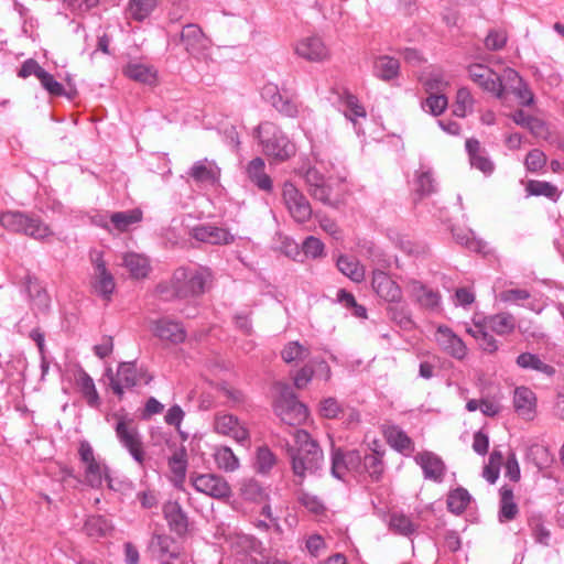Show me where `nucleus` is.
<instances>
[{"mask_svg": "<svg viewBox=\"0 0 564 564\" xmlns=\"http://www.w3.org/2000/svg\"><path fill=\"white\" fill-rule=\"evenodd\" d=\"M214 460L218 469L225 473H234L239 466V458L228 446H220L215 449Z\"/></svg>", "mask_w": 564, "mask_h": 564, "instance_id": "36", "label": "nucleus"}, {"mask_svg": "<svg viewBox=\"0 0 564 564\" xmlns=\"http://www.w3.org/2000/svg\"><path fill=\"white\" fill-rule=\"evenodd\" d=\"M210 280L212 274L205 268L193 270L181 267L169 282L158 284L156 293L165 301L196 297L205 293Z\"/></svg>", "mask_w": 564, "mask_h": 564, "instance_id": "2", "label": "nucleus"}, {"mask_svg": "<svg viewBox=\"0 0 564 564\" xmlns=\"http://www.w3.org/2000/svg\"><path fill=\"white\" fill-rule=\"evenodd\" d=\"M276 464L275 454L268 446H260L256 453L254 469L261 475H268Z\"/></svg>", "mask_w": 564, "mask_h": 564, "instance_id": "46", "label": "nucleus"}, {"mask_svg": "<svg viewBox=\"0 0 564 564\" xmlns=\"http://www.w3.org/2000/svg\"><path fill=\"white\" fill-rule=\"evenodd\" d=\"M240 496L251 502H262L268 500L269 495L260 482L253 478L242 479L240 482Z\"/></svg>", "mask_w": 564, "mask_h": 564, "instance_id": "34", "label": "nucleus"}, {"mask_svg": "<svg viewBox=\"0 0 564 564\" xmlns=\"http://www.w3.org/2000/svg\"><path fill=\"white\" fill-rule=\"evenodd\" d=\"M265 155L278 162H284L295 155V144L273 122H262L254 129Z\"/></svg>", "mask_w": 564, "mask_h": 564, "instance_id": "3", "label": "nucleus"}, {"mask_svg": "<svg viewBox=\"0 0 564 564\" xmlns=\"http://www.w3.org/2000/svg\"><path fill=\"white\" fill-rule=\"evenodd\" d=\"M371 286L388 303H400L403 299L401 288L382 270L372 271Z\"/></svg>", "mask_w": 564, "mask_h": 564, "instance_id": "12", "label": "nucleus"}, {"mask_svg": "<svg viewBox=\"0 0 564 564\" xmlns=\"http://www.w3.org/2000/svg\"><path fill=\"white\" fill-rule=\"evenodd\" d=\"M109 529V522L100 516L91 517L85 523V530L90 536H102Z\"/></svg>", "mask_w": 564, "mask_h": 564, "instance_id": "58", "label": "nucleus"}, {"mask_svg": "<svg viewBox=\"0 0 564 564\" xmlns=\"http://www.w3.org/2000/svg\"><path fill=\"white\" fill-rule=\"evenodd\" d=\"M447 105L448 99L445 94H434L429 95V97L422 101L421 107L424 111L437 117L446 110Z\"/></svg>", "mask_w": 564, "mask_h": 564, "instance_id": "50", "label": "nucleus"}, {"mask_svg": "<svg viewBox=\"0 0 564 564\" xmlns=\"http://www.w3.org/2000/svg\"><path fill=\"white\" fill-rule=\"evenodd\" d=\"M523 82L521 76L512 68H507L499 75V91H495V96L503 99L506 95L511 94L514 89H519V85Z\"/></svg>", "mask_w": 564, "mask_h": 564, "instance_id": "39", "label": "nucleus"}, {"mask_svg": "<svg viewBox=\"0 0 564 564\" xmlns=\"http://www.w3.org/2000/svg\"><path fill=\"white\" fill-rule=\"evenodd\" d=\"M123 265L129 270L130 274L135 278H144L149 272V262L145 257L137 253H127L123 257Z\"/></svg>", "mask_w": 564, "mask_h": 564, "instance_id": "44", "label": "nucleus"}, {"mask_svg": "<svg viewBox=\"0 0 564 564\" xmlns=\"http://www.w3.org/2000/svg\"><path fill=\"white\" fill-rule=\"evenodd\" d=\"M156 7V0H130L129 12L132 19L142 21L150 15Z\"/></svg>", "mask_w": 564, "mask_h": 564, "instance_id": "51", "label": "nucleus"}, {"mask_svg": "<svg viewBox=\"0 0 564 564\" xmlns=\"http://www.w3.org/2000/svg\"><path fill=\"white\" fill-rule=\"evenodd\" d=\"M473 102L474 100L470 91L465 87L459 88L456 94V101L453 110L454 115L464 118L467 111L471 109Z\"/></svg>", "mask_w": 564, "mask_h": 564, "instance_id": "55", "label": "nucleus"}, {"mask_svg": "<svg viewBox=\"0 0 564 564\" xmlns=\"http://www.w3.org/2000/svg\"><path fill=\"white\" fill-rule=\"evenodd\" d=\"M0 225L8 231L23 234L34 239H44L52 235L50 227L39 217L18 210H8L0 215Z\"/></svg>", "mask_w": 564, "mask_h": 564, "instance_id": "4", "label": "nucleus"}, {"mask_svg": "<svg viewBox=\"0 0 564 564\" xmlns=\"http://www.w3.org/2000/svg\"><path fill=\"white\" fill-rule=\"evenodd\" d=\"M452 232H453V237L457 243L465 246L467 249L475 251V252L481 251L482 243L480 240H477L473 236L471 231L453 228Z\"/></svg>", "mask_w": 564, "mask_h": 564, "instance_id": "54", "label": "nucleus"}, {"mask_svg": "<svg viewBox=\"0 0 564 564\" xmlns=\"http://www.w3.org/2000/svg\"><path fill=\"white\" fill-rule=\"evenodd\" d=\"M487 328L498 335H507L513 332L516 319L509 313H500L485 319Z\"/></svg>", "mask_w": 564, "mask_h": 564, "instance_id": "37", "label": "nucleus"}, {"mask_svg": "<svg viewBox=\"0 0 564 564\" xmlns=\"http://www.w3.org/2000/svg\"><path fill=\"white\" fill-rule=\"evenodd\" d=\"M362 456L359 451L344 452L341 448H333L332 452V475L341 479L348 470H361Z\"/></svg>", "mask_w": 564, "mask_h": 564, "instance_id": "11", "label": "nucleus"}, {"mask_svg": "<svg viewBox=\"0 0 564 564\" xmlns=\"http://www.w3.org/2000/svg\"><path fill=\"white\" fill-rule=\"evenodd\" d=\"M361 470L367 471L373 480H379L384 470L382 455L373 451L362 456Z\"/></svg>", "mask_w": 564, "mask_h": 564, "instance_id": "45", "label": "nucleus"}, {"mask_svg": "<svg viewBox=\"0 0 564 564\" xmlns=\"http://www.w3.org/2000/svg\"><path fill=\"white\" fill-rule=\"evenodd\" d=\"M470 502V495L465 488H456L447 496V508L455 514L463 513Z\"/></svg>", "mask_w": 564, "mask_h": 564, "instance_id": "43", "label": "nucleus"}, {"mask_svg": "<svg viewBox=\"0 0 564 564\" xmlns=\"http://www.w3.org/2000/svg\"><path fill=\"white\" fill-rule=\"evenodd\" d=\"M282 196L291 216L297 223L311 219L312 207L308 199L292 183H284Z\"/></svg>", "mask_w": 564, "mask_h": 564, "instance_id": "9", "label": "nucleus"}, {"mask_svg": "<svg viewBox=\"0 0 564 564\" xmlns=\"http://www.w3.org/2000/svg\"><path fill=\"white\" fill-rule=\"evenodd\" d=\"M343 101L345 106L347 107V110L345 112L346 118H348L351 121H355V117H366V110L365 108L359 104V100L356 96L346 93Z\"/></svg>", "mask_w": 564, "mask_h": 564, "instance_id": "60", "label": "nucleus"}, {"mask_svg": "<svg viewBox=\"0 0 564 564\" xmlns=\"http://www.w3.org/2000/svg\"><path fill=\"white\" fill-rule=\"evenodd\" d=\"M163 514L172 532L178 536L186 534L188 530V518L177 501H167L164 503Z\"/></svg>", "mask_w": 564, "mask_h": 564, "instance_id": "18", "label": "nucleus"}, {"mask_svg": "<svg viewBox=\"0 0 564 564\" xmlns=\"http://www.w3.org/2000/svg\"><path fill=\"white\" fill-rule=\"evenodd\" d=\"M410 294L414 302L426 310H435L438 307L441 302V295L438 292L429 289L416 280H412L410 282Z\"/></svg>", "mask_w": 564, "mask_h": 564, "instance_id": "22", "label": "nucleus"}, {"mask_svg": "<svg viewBox=\"0 0 564 564\" xmlns=\"http://www.w3.org/2000/svg\"><path fill=\"white\" fill-rule=\"evenodd\" d=\"M192 236L202 242H207L212 245H228L234 241V236L225 228L212 226V225H202L193 228Z\"/></svg>", "mask_w": 564, "mask_h": 564, "instance_id": "20", "label": "nucleus"}, {"mask_svg": "<svg viewBox=\"0 0 564 564\" xmlns=\"http://www.w3.org/2000/svg\"><path fill=\"white\" fill-rule=\"evenodd\" d=\"M264 161L261 158H254L247 165V176L260 191L271 193L273 188L272 180L264 172Z\"/></svg>", "mask_w": 564, "mask_h": 564, "instance_id": "24", "label": "nucleus"}, {"mask_svg": "<svg viewBox=\"0 0 564 564\" xmlns=\"http://www.w3.org/2000/svg\"><path fill=\"white\" fill-rule=\"evenodd\" d=\"M517 365L522 369H532L547 376L555 373L554 367L543 362L539 356L531 352H522L517 357Z\"/></svg>", "mask_w": 564, "mask_h": 564, "instance_id": "40", "label": "nucleus"}, {"mask_svg": "<svg viewBox=\"0 0 564 564\" xmlns=\"http://www.w3.org/2000/svg\"><path fill=\"white\" fill-rule=\"evenodd\" d=\"M303 177L305 180L307 191L314 199L332 207H337L340 204L341 199L337 196L333 197L332 185L316 167H308L304 172Z\"/></svg>", "mask_w": 564, "mask_h": 564, "instance_id": "8", "label": "nucleus"}, {"mask_svg": "<svg viewBox=\"0 0 564 564\" xmlns=\"http://www.w3.org/2000/svg\"><path fill=\"white\" fill-rule=\"evenodd\" d=\"M468 74L470 79L485 91L492 95H495V91H499V74L490 67L482 64H473L468 67Z\"/></svg>", "mask_w": 564, "mask_h": 564, "instance_id": "17", "label": "nucleus"}, {"mask_svg": "<svg viewBox=\"0 0 564 564\" xmlns=\"http://www.w3.org/2000/svg\"><path fill=\"white\" fill-rule=\"evenodd\" d=\"M141 219L142 212L138 208L127 212H117L110 215L111 224L120 232L127 231L131 225L141 221Z\"/></svg>", "mask_w": 564, "mask_h": 564, "instance_id": "42", "label": "nucleus"}, {"mask_svg": "<svg viewBox=\"0 0 564 564\" xmlns=\"http://www.w3.org/2000/svg\"><path fill=\"white\" fill-rule=\"evenodd\" d=\"M302 248L305 256L312 258L319 257L324 251L323 242L313 236H310L304 240Z\"/></svg>", "mask_w": 564, "mask_h": 564, "instance_id": "64", "label": "nucleus"}, {"mask_svg": "<svg viewBox=\"0 0 564 564\" xmlns=\"http://www.w3.org/2000/svg\"><path fill=\"white\" fill-rule=\"evenodd\" d=\"M415 462L422 467L425 478L442 481L445 465L438 456L431 452H424L415 457Z\"/></svg>", "mask_w": 564, "mask_h": 564, "instance_id": "23", "label": "nucleus"}, {"mask_svg": "<svg viewBox=\"0 0 564 564\" xmlns=\"http://www.w3.org/2000/svg\"><path fill=\"white\" fill-rule=\"evenodd\" d=\"M416 192L421 196L430 195L435 191V183L430 172H421L416 177Z\"/></svg>", "mask_w": 564, "mask_h": 564, "instance_id": "62", "label": "nucleus"}, {"mask_svg": "<svg viewBox=\"0 0 564 564\" xmlns=\"http://www.w3.org/2000/svg\"><path fill=\"white\" fill-rule=\"evenodd\" d=\"M423 87L429 95L444 94L448 87V82L445 80L441 73H432L422 80Z\"/></svg>", "mask_w": 564, "mask_h": 564, "instance_id": "56", "label": "nucleus"}, {"mask_svg": "<svg viewBox=\"0 0 564 564\" xmlns=\"http://www.w3.org/2000/svg\"><path fill=\"white\" fill-rule=\"evenodd\" d=\"M188 175L196 183H208L215 184L218 182L220 176V169L214 161L203 159L196 161L188 171Z\"/></svg>", "mask_w": 564, "mask_h": 564, "instance_id": "21", "label": "nucleus"}, {"mask_svg": "<svg viewBox=\"0 0 564 564\" xmlns=\"http://www.w3.org/2000/svg\"><path fill=\"white\" fill-rule=\"evenodd\" d=\"M180 42L186 52L194 57L202 55L208 47V40L200 26L194 23L186 24L180 35Z\"/></svg>", "mask_w": 564, "mask_h": 564, "instance_id": "15", "label": "nucleus"}, {"mask_svg": "<svg viewBox=\"0 0 564 564\" xmlns=\"http://www.w3.org/2000/svg\"><path fill=\"white\" fill-rule=\"evenodd\" d=\"M261 96L284 117L296 118L300 113L301 104L292 97L283 96L274 84L270 83L264 85L261 90Z\"/></svg>", "mask_w": 564, "mask_h": 564, "instance_id": "10", "label": "nucleus"}, {"mask_svg": "<svg viewBox=\"0 0 564 564\" xmlns=\"http://www.w3.org/2000/svg\"><path fill=\"white\" fill-rule=\"evenodd\" d=\"M123 73L130 79L143 83V84H148V85H152L156 80L155 72L151 67L143 65V64H138V63L128 64L123 70Z\"/></svg>", "mask_w": 564, "mask_h": 564, "instance_id": "41", "label": "nucleus"}, {"mask_svg": "<svg viewBox=\"0 0 564 564\" xmlns=\"http://www.w3.org/2000/svg\"><path fill=\"white\" fill-rule=\"evenodd\" d=\"M174 544L172 538L165 534H155L151 540V547L158 550L160 555L171 554V546Z\"/></svg>", "mask_w": 564, "mask_h": 564, "instance_id": "63", "label": "nucleus"}, {"mask_svg": "<svg viewBox=\"0 0 564 564\" xmlns=\"http://www.w3.org/2000/svg\"><path fill=\"white\" fill-rule=\"evenodd\" d=\"M525 167L530 172H539L546 164V155L539 149L531 150L524 160Z\"/></svg>", "mask_w": 564, "mask_h": 564, "instance_id": "61", "label": "nucleus"}, {"mask_svg": "<svg viewBox=\"0 0 564 564\" xmlns=\"http://www.w3.org/2000/svg\"><path fill=\"white\" fill-rule=\"evenodd\" d=\"M399 72L400 62L392 56L381 55L373 62V74L384 82L397 78L399 76Z\"/></svg>", "mask_w": 564, "mask_h": 564, "instance_id": "28", "label": "nucleus"}, {"mask_svg": "<svg viewBox=\"0 0 564 564\" xmlns=\"http://www.w3.org/2000/svg\"><path fill=\"white\" fill-rule=\"evenodd\" d=\"M436 341L444 352L457 360H463L467 355V347L463 339L447 326L437 328Z\"/></svg>", "mask_w": 564, "mask_h": 564, "instance_id": "16", "label": "nucleus"}, {"mask_svg": "<svg viewBox=\"0 0 564 564\" xmlns=\"http://www.w3.org/2000/svg\"><path fill=\"white\" fill-rule=\"evenodd\" d=\"M383 433L388 444L398 452L413 451L414 446L412 440L399 426H387Z\"/></svg>", "mask_w": 564, "mask_h": 564, "instance_id": "32", "label": "nucleus"}, {"mask_svg": "<svg viewBox=\"0 0 564 564\" xmlns=\"http://www.w3.org/2000/svg\"><path fill=\"white\" fill-rule=\"evenodd\" d=\"M192 486L198 491L213 499L226 501L232 496V490L225 477L214 474H196L189 477Z\"/></svg>", "mask_w": 564, "mask_h": 564, "instance_id": "6", "label": "nucleus"}, {"mask_svg": "<svg viewBox=\"0 0 564 564\" xmlns=\"http://www.w3.org/2000/svg\"><path fill=\"white\" fill-rule=\"evenodd\" d=\"M45 90L52 96H63L65 95V89L61 83L55 80L54 76L46 72H40L37 78Z\"/></svg>", "mask_w": 564, "mask_h": 564, "instance_id": "59", "label": "nucleus"}, {"mask_svg": "<svg viewBox=\"0 0 564 564\" xmlns=\"http://www.w3.org/2000/svg\"><path fill=\"white\" fill-rule=\"evenodd\" d=\"M106 376L109 378L110 388L121 399L123 389H131L138 384H149L153 377L143 368H138L135 362H121L116 373L108 368Z\"/></svg>", "mask_w": 564, "mask_h": 564, "instance_id": "5", "label": "nucleus"}, {"mask_svg": "<svg viewBox=\"0 0 564 564\" xmlns=\"http://www.w3.org/2000/svg\"><path fill=\"white\" fill-rule=\"evenodd\" d=\"M26 291L33 305L40 311H47L50 306V296L41 283L31 276L26 279Z\"/></svg>", "mask_w": 564, "mask_h": 564, "instance_id": "35", "label": "nucleus"}, {"mask_svg": "<svg viewBox=\"0 0 564 564\" xmlns=\"http://www.w3.org/2000/svg\"><path fill=\"white\" fill-rule=\"evenodd\" d=\"M338 270L354 282H361L365 278V270L358 260L350 256H340L337 260Z\"/></svg>", "mask_w": 564, "mask_h": 564, "instance_id": "38", "label": "nucleus"}, {"mask_svg": "<svg viewBox=\"0 0 564 564\" xmlns=\"http://www.w3.org/2000/svg\"><path fill=\"white\" fill-rule=\"evenodd\" d=\"M525 191L531 196H544L552 200H556L558 196L557 187L545 181L530 180Z\"/></svg>", "mask_w": 564, "mask_h": 564, "instance_id": "47", "label": "nucleus"}, {"mask_svg": "<svg viewBox=\"0 0 564 564\" xmlns=\"http://www.w3.org/2000/svg\"><path fill=\"white\" fill-rule=\"evenodd\" d=\"M295 446L288 448L291 466L296 484L302 485L307 475H315L325 464L324 453L319 444L305 430H295Z\"/></svg>", "mask_w": 564, "mask_h": 564, "instance_id": "1", "label": "nucleus"}, {"mask_svg": "<svg viewBox=\"0 0 564 564\" xmlns=\"http://www.w3.org/2000/svg\"><path fill=\"white\" fill-rule=\"evenodd\" d=\"M76 382L87 404L91 408L99 406L100 398L93 378L85 370L80 369Z\"/></svg>", "mask_w": 564, "mask_h": 564, "instance_id": "33", "label": "nucleus"}, {"mask_svg": "<svg viewBox=\"0 0 564 564\" xmlns=\"http://www.w3.org/2000/svg\"><path fill=\"white\" fill-rule=\"evenodd\" d=\"M390 528L399 534L411 535L415 531V525L411 519L404 514L393 513L390 517Z\"/></svg>", "mask_w": 564, "mask_h": 564, "instance_id": "53", "label": "nucleus"}, {"mask_svg": "<svg viewBox=\"0 0 564 564\" xmlns=\"http://www.w3.org/2000/svg\"><path fill=\"white\" fill-rule=\"evenodd\" d=\"M529 527L535 539V542L549 545L551 532L544 527L543 520L540 516H533L529 519Z\"/></svg>", "mask_w": 564, "mask_h": 564, "instance_id": "57", "label": "nucleus"}, {"mask_svg": "<svg viewBox=\"0 0 564 564\" xmlns=\"http://www.w3.org/2000/svg\"><path fill=\"white\" fill-rule=\"evenodd\" d=\"M172 481L176 488H182L187 470V453L184 447L178 448L169 459Z\"/></svg>", "mask_w": 564, "mask_h": 564, "instance_id": "27", "label": "nucleus"}, {"mask_svg": "<svg viewBox=\"0 0 564 564\" xmlns=\"http://www.w3.org/2000/svg\"><path fill=\"white\" fill-rule=\"evenodd\" d=\"M95 270L91 279V288L94 292L107 302L110 301L115 291L116 283L112 274L106 268L101 254L94 260Z\"/></svg>", "mask_w": 564, "mask_h": 564, "instance_id": "13", "label": "nucleus"}, {"mask_svg": "<svg viewBox=\"0 0 564 564\" xmlns=\"http://www.w3.org/2000/svg\"><path fill=\"white\" fill-rule=\"evenodd\" d=\"M215 431L219 434L232 437L238 443H242L249 438L248 430L231 414L217 416L215 420Z\"/></svg>", "mask_w": 564, "mask_h": 564, "instance_id": "19", "label": "nucleus"}, {"mask_svg": "<svg viewBox=\"0 0 564 564\" xmlns=\"http://www.w3.org/2000/svg\"><path fill=\"white\" fill-rule=\"evenodd\" d=\"M153 333L163 340H170L174 344L184 341L186 335L182 325L176 322L160 319L154 323Z\"/></svg>", "mask_w": 564, "mask_h": 564, "instance_id": "26", "label": "nucleus"}, {"mask_svg": "<svg viewBox=\"0 0 564 564\" xmlns=\"http://www.w3.org/2000/svg\"><path fill=\"white\" fill-rule=\"evenodd\" d=\"M115 431L121 445L128 449L135 462L142 465L144 462V451L141 436L133 420L126 416H117Z\"/></svg>", "mask_w": 564, "mask_h": 564, "instance_id": "7", "label": "nucleus"}, {"mask_svg": "<svg viewBox=\"0 0 564 564\" xmlns=\"http://www.w3.org/2000/svg\"><path fill=\"white\" fill-rule=\"evenodd\" d=\"M513 404L519 415L529 420L533 417L535 397L529 388L519 387L516 389Z\"/></svg>", "mask_w": 564, "mask_h": 564, "instance_id": "29", "label": "nucleus"}, {"mask_svg": "<svg viewBox=\"0 0 564 564\" xmlns=\"http://www.w3.org/2000/svg\"><path fill=\"white\" fill-rule=\"evenodd\" d=\"M295 53L312 63H322L330 57L326 44L315 35L300 40L295 46Z\"/></svg>", "mask_w": 564, "mask_h": 564, "instance_id": "14", "label": "nucleus"}, {"mask_svg": "<svg viewBox=\"0 0 564 564\" xmlns=\"http://www.w3.org/2000/svg\"><path fill=\"white\" fill-rule=\"evenodd\" d=\"M387 314L389 319L402 329L410 330L415 325L408 305L402 301L400 303H389Z\"/></svg>", "mask_w": 564, "mask_h": 564, "instance_id": "31", "label": "nucleus"}, {"mask_svg": "<svg viewBox=\"0 0 564 564\" xmlns=\"http://www.w3.org/2000/svg\"><path fill=\"white\" fill-rule=\"evenodd\" d=\"M499 521L507 522L514 520L519 513L518 505L514 501L513 490L509 486L500 488Z\"/></svg>", "mask_w": 564, "mask_h": 564, "instance_id": "30", "label": "nucleus"}, {"mask_svg": "<svg viewBox=\"0 0 564 564\" xmlns=\"http://www.w3.org/2000/svg\"><path fill=\"white\" fill-rule=\"evenodd\" d=\"M344 406L345 404H341L337 399L333 397L325 398L319 403V414L321 416L328 420L339 419L344 411Z\"/></svg>", "mask_w": 564, "mask_h": 564, "instance_id": "52", "label": "nucleus"}, {"mask_svg": "<svg viewBox=\"0 0 564 564\" xmlns=\"http://www.w3.org/2000/svg\"><path fill=\"white\" fill-rule=\"evenodd\" d=\"M85 479L94 488L102 485L104 477H108L107 467L102 466L97 459L85 465Z\"/></svg>", "mask_w": 564, "mask_h": 564, "instance_id": "49", "label": "nucleus"}, {"mask_svg": "<svg viewBox=\"0 0 564 564\" xmlns=\"http://www.w3.org/2000/svg\"><path fill=\"white\" fill-rule=\"evenodd\" d=\"M274 411L282 422L295 426L307 417V409L302 402L293 404H274Z\"/></svg>", "mask_w": 564, "mask_h": 564, "instance_id": "25", "label": "nucleus"}, {"mask_svg": "<svg viewBox=\"0 0 564 564\" xmlns=\"http://www.w3.org/2000/svg\"><path fill=\"white\" fill-rule=\"evenodd\" d=\"M310 356V349L299 341H290L281 351V357L286 364L302 361Z\"/></svg>", "mask_w": 564, "mask_h": 564, "instance_id": "48", "label": "nucleus"}]
</instances>
